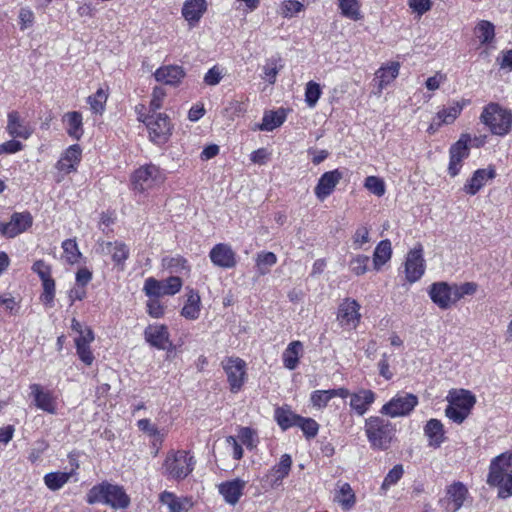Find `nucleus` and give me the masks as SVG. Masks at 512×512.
<instances>
[{
  "label": "nucleus",
  "mask_w": 512,
  "mask_h": 512,
  "mask_svg": "<svg viewBox=\"0 0 512 512\" xmlns=\"http://www.w3.org/2000/svg\"><path fill=\"white\" fill-rule=\"evenodd\" d=\"M303 4L296 0H287L283 3L281 14L284 17H291L293 14L300 12L303 9Z\"/></svg>",
  "instance_id": "60"
},
{
  "label": "nucleus",
  "mask_w": 512,
  "mask_h": 512,
  "mask_svg": "<svg viewBox=\"0 0 512 512\" xmlns=\"http://www.w3.org/2000/svg\"><path fill=\"white\" fill-rule=\"evenodd\" d=\"M186 263V259L180 256L164 259V265L175 273H179L182 270L186 269Z\"/></svg>",
  "instance_id": "59"
},
{
  "label": "nucleus",
  "mask_w": 512,
  "mask_h": 512,
  "mask_svg": "<svg viewBox=\"0 0 512 512\" xmlns=\"http://www.w3.org/2000/svg\"><path fill=\"white\" fill-rule=\"evenodd\" d=\"M100 252L103 255H110L116 267L120 270L125 269V262L130 256L128 246L121 241H101L98 243Z\"/></svg>",
  "instance_id": "14"
},
{
  "label": "nucleus",
  "mask_w": 512,
  "mask_h": 512,
  "mask_svg": "<svg viewBox=\"0 0 512 512\" xmlns=\"http://www.w3.org/2000/svg\"><path fill=\"white\" fill-rule=\"evenodd\" d=\"M467 104L468 101L463 99L461 101L453 102L451 106L438 111L435 116V119H437V126L453 123Z\"/></svg>",
  "instance_id": "29"
},
{
  "label": "nucleus",
  "mask_w": 512,
  "mask_h": 512,
  "mask_svg": "<svg viewBox=\"0 0 512 512\" xmlns=\"http://www.w3.org/2000/svg\"><path fill=\"white\" fill-rule=\"evenodd\" d=\"M107 98V93L102 88H99L95 94L88 97L87 102L94 113L102 114L105 110Z\"/></svg>",
  "instance_id": "45"
},
{
  "label": "nucleus",
  "mask_w": 512,
  "mask_h": 512,
  "mask_svg": "<svg viewBox=\"0 0 512 512\" xmlns=\"http://www.w3.org/2000/svg\"><path fill=\"white\" fill-rule=\"evenodd\" d=\"M200 314V296L198 292L190 291L187 301L182 308L181 315L189 320H195Z\"/></svg>",
  "instance_id": "39"
},
{
  "label": "nucleus",
  "mask_w": 512,
  "mask_h": 512,
  "mask_svg": "<svg viewBox=\"0 0 512 512\" xmlns=\"http://www.w3.org/2000/svg\"><path fill=\"white\" fill-rule=\"evenodd\" d=\"M400 65L398 62H392L390 65L381 67L376 72V80H378V89L381 92L388 84H390L399 74Z\"/></svg>",
  "instance_id": "36"
},
{
  "label": "nucleus",
  "mask_w": 512,
  "mask_h": 512,
  "mask_svg": "<svg viewBox=\"0 0 512 512\" xmlns=\"http://www.w3.org/2000/svg\"><path fill=\"white\" fill-rule=\"evenodd\" d=\"M194 458L186 451L169 453L164 461L165 474L175 480L186 478L194 468Z\"/></svg>",
  "instance_id": "5"
},
{
  "label": "nucleus",
  "mask_w": 512,
  "mask_h": 512,
  "mask_svg": "<svg viewBox=\"0 0 512 512\" xmlns=\"http://www.w3.org/2000/svg\"><path fill=\"white\" fill-rule=\"evenodd\" d=\"M322 94L321 87L314 81H309L305 88V102L310 107L316 106L320 96Z\"/></svg>",
  "instance_id": "48"
},
{
  "label": "nucleus",
  "mask_w": 512,
  "mask_h": 512,
  "mask_svg": "<svg viewBox=\"0 0 512 512\" xmlns=\"http://www.w3.org/2000/svg\"><path fill=\"white\" fill-rule=\"evenodd\" d=\"M370 258L366 255H357L350 261V269L355 275H363L368 271Z\"/></svg>",
  "instance_id": "53"
},
{
  "label": "nucleus",
  "mask_w": 512,
  "mask_h": 512,
  "mask_svg": "<svg viewBox=\"0 0 512 512\" xmlns=\"http://www.w3.org/2000/svg\"><path fill=\"white\" fill-rule=\"evenodd\" d=\"M165 96V92L161 87H155L152 93V99L150 101V113H157V110L162 106V100Z\"/></svg>",
  "instance_id": "62"
},
{
  "label": "nucleus",
  "mask_w": 512,
  "mask_h": 512,
  "mask_svg": "<svg viewBox=\"0 0 512 512\" xmlns=\"http://www.w3.org/2000/svg\"><path fill=\"white\" fill-rule=\"evenodd\" d=\"M211 262L220 268L231 269L237 264L236 254L231 246L225 243L216 244L209 252Z\"/></svg>",
  "instance_id": "15"
},
{
  "label": "nucleus",
  "mask_w": 512,
  "mask_h": 512,
  "mask_svg": "<svg viewBox=\"0 0 512 512\" xmlns=\"http://www.w3.org/2000/svg\"><path fill=\"white\" fill-rule=\"evenodd\" d=\"M428 294L434 304L446 310L451 306V285L447 282H435L429 287Z\"/></svg>",
  "instance_id": "19"
},
{
  "label": "nucleus",
  "mask_w": 512,
  "mask_h": 512,
  "mask_svg": "<svg viewBox=\"0 0 512 512\" xmlns=\"http://www.w3.org/2000/svg\"><path fill=\"white\" fill-rule=\"evenodd\" d=\"M23 149V144L14 139H11L5 143L0 144V155L2 154H13Z\"/></svg>",
  "instance_id": "64"
},
{
  "label": "nucleus",
  "mask_w": 512,
  "mask_h": 512,
  "mask_svg": "<svg viewBox=\"0 0 512 512\" xmlns=\"http://www.w3.org/2000/svg\"><path fill=\"white\" fill-rule=\"evenodd\" d=\"M206 10V0H186L182 7V16L190 25H193L200 21Z\"/></svg>",
  "instance_id": "25"
},
{
  "label": "nucleus",
  "mask_w": 512,
  "mask_h": 512,
  "mask_svg": "<svg viewBox=\"0 0 512 512\" xmlns=\"http://www.w3.org/2000/svg\"><path fill=\"white\" fill-rule=\"evenodd\" d=\"M256 432L250 427H242L239 430L238 438L243 445L248 449H253L256 446Z\"/></svg>",
  "instance_id": "56"
},
{
  "label": "nucleus",
  "mask_w": 512,
  "mask_h": 512,
  "mask_svg": "<svg viewBox=\"0 0 512 512\" xmlns=\"http://www.w3.org/2000/svg\"><path fill=\"white\" fill-rule=\"evenodd\" d=\"M338 6L341 10V14L346 18L354 21H358L362 18L358 0H338Z\"/></svg>",
  "instance_id": "43"
},
{
  "label": "nucleus",
  "mask_w": 512,
  "mask_h": 512,
  "mask_svg": "<svg viewBox=\"0 0 512 512\" xmlns=\"http://www.w3.org/2000/svg\"><path fill=\"white\" fill-rule=\"evenodd\" d=\"M77 355L86 365L90 366L94 361V355L90 349V345L75 344Z\"/></svg>",
  "instance_id": "61"
},
{
  "label": "nucleus",
  "mask_w": 512,
  "mask_h": 512,
  "mask_svg": "<svg viewBox=\"0 0 512 512\" xmlns=\"http://www.w3.org/2000/svg\"><path fill=\"white\" fill-rule=\"evenodd\" d=\"M163 180L164 177L159 167L154 164L141 166L133 173L131 178L133 189L139 192H144Z\"/></svg>",
  "instance_id": "7"
},
{
  "label": "nucleus",
  "mask_w": 512,
  "mask_h": 512,
  "mask_svg": "<svg viewBox=\"0 0 512 512\" xmlns=\"http://www.w3.org/2000/svg\"><path fill=\"white\" fill-rule=\"evenodd\" d=\"M470 140L471 138L468 134H462L459 140L450 147L449 154L466 159L469 156L468 143Z\"/></svg>",
  "instance_id": "47"
},
{
  "label": "nucleus",
  "mask_w": 512,
  "mask_h": 512,
  "mask_svg": "<svg viewBox=\"0 0 512 512\" xmlns=\"http://www.w3.org/2000/svg\"><path fill=\"white\" fill-rule=\"evenodd\" d=\"M286 120V110L283 108L277 111H266L262 118V123L256 126L261 131H273L280 127Z\"/></svg>",
  "instance_id": "30"
},
{
  "label": "nucleus",
  "mask_w": 512,
  "mask_h": 512,
  "mask_svg": "<svg viewBox=\"0 0 512 512\" xmlns=\"http://www.w3.org/2000/svg\"><path fill=\"white\" fill-rule=\"evenodd\" d=\"M277 263V256L273 252H260L256 256V268L259 275L270 272V268Z\"/></svg>",
  "instance_id": "42"
},
{
  "label": "nucleus",
  "mask_w": 512,
  "mask_h": 512,
  "mask_svg": "<svg viewBox=\"0 0 512 512\" xmlns=\"http://www.w3.org/2000/svg\"><path fill=\"white\" fill-rule=\"evenodd\" d=\"M185 76V72L181 66L169 65L160 67L154 73L156 81L163 82L167 85H177Z\"/></svg>",
  "instance_id": "26"
},
{
  "label": "nucleus",
  "mask_w": 512,
  "mask_h": 512,
  "mask_svg": "<svg viewBox=\"0 0 512 512\" xmlns=\"http://www.w3.org/2000/svg\"><path fill=\"white\" fill-rule=\"evenodd\" d=\"M144 338L150 346L158 350L171 351L173 349L168 327L164 324L148 325L144 330Z\"/></svg>",
  "instance_id": "12"
},
{
  "label": "nucleus",
  "mask_w": 512,
  "mask_h": 512,
  "mask_svg": "<svg viewBox=\"0 0 512 512\" xmlns=\"http://www.w3.org/2000/svg\"><path fill=\"white\" fill-rule=\"evenodd\" d=\"M303 351V344L301 341H292L288 344L287 348L282 354L283 365L289 370H294L298 366L299 357Z\"/></svg>",
  "instance_id": "32"
},
{
  "label": "nucleus",
  "mask_w": 512,
  "mask_h": 512,
  "mask_svg": "<svg viewBox=\"0 0 512 512\" xmlns=\"http://www.w3.org/2000/svg\"><path fill=\"white\" fill-rule=\"evenodd\" d=\"M364 187L378 197L383 196L386 192L384 181L377 176H368L365 179Z\"/></svg>",
  "instance_id": "51"
},
{
  "label": "nucleus",
  "mask_w": 512,
  "mask_h": 512,
  "mask_svg": "<svg viewBox=\"0 0 512 512\" xmlns=\"http://www.w3.org/2000/svg\"><path fill=\"white\" fill-rule=\"evenodd\" d=\"M283 68L282 59L280 56H272L267 59L265 65L263 66L264 79L267 80L270 84H274L276 81V76L280 69Z\"/></svg>",
  "instance_id": "41"
},
{
  "label": "nucleus",
  "mask_w": 512,
  "mask_h": 512,
  "mask_svg": "<svg viewBox=\"0 0 512 512\" xmlns=\"http://www.w3.org/2000/svg\"><path fill=\"white\" fill-rule=\"evenodd\" d=\"M495 177L494 169H478L472 177L467 180L463 187L465 193L475 195L486 183L487 180Z\"/></svg>",
  "instance_id": "24"
},
{
  "label": "nucleus",
  "mask_w": 512,
  "mask_h": 512,
  "mask_svg": "<svg viewBox=\"0 0 512 512\" xmlns=\"http://www.w3.org/2000/svg\"><path fill=\"white\" fill-rule=\"evenodd\" d=\"M32 271L36 273L41 281L48 280L51 277V267L46 264L43 260H37L32 265Z\"/></svg>",
  "instance_id": "58"
},
{
  "label": "nucleus",
  "mask_w": 512,
  "mask_h": 512,
  "mask_svg": "<svg viewBox=\"0 0 512 512\" xmlns=\"http://www.w3.org/2000/svg\"><path fill=\"white\" fill-rule=\"evenodd\" d=\"M299 415L293 413L290 409L277 408L275 410V420L282 430H287L297 425Z\"/></svg>",
  "instance_id": "40"
},
{
  "label": "nucleus",
  "mask_w": 512,
  "mask_h": 512,
  "mask_svg": "<svg viewBox=\"0 0 512 512\" xmlns=\"http://www.w3.org/2000/svg\"><path fill=\"white\" fill-rule=\"evenodd\" d=\"M342 178L343 173L338 169L322 174L314 189L316 197L320 201L325 200L334 191L335 187Z\"/></svg>",
  "instance_id": "17"
},
{
  "label": "nucleus",
  "mask_w": 512,
  "mask_h": 512,
  "mask_svg": "<svg viewBox=\"0 0 512 512\" xmlns=\"http://www.w3.org/2000/svg\"><path fill=\"white\" fill-rule=\"evenodd\" d=\"M182 287V280L178 276H170L165 280L149 277L145 280L143 291L146 296L159 298L165 295H175Z\"/></svg>",
  "instance_id": "6"
},
{
  "label": "nucleus",
  "mask_w": 512,
  "mask_h": 512,
  "mask_svg": "<svg viewBox=\"0 0 512 512\" xmlns=\"http://www.w3.org/2000/svg\"><path fill=\"white\" fill-rule=\"evenodd\" d=\"M85 500L89 505L103 504L114 510L126 509L131 503L130 497L122 486L108 481H102L90 488Z\"/></svg>",
  "instance_id": "1"
},
{
  "label": "nucleus",
  "mask_w": 512,
  "mask_h": 512,
  "mask_svg": "<svg viewBox=\"0 0 512 512\" xmlns=\"http://www.w3.org/2000/svg\"><path fill=\"white\" fill-rule=\"evenodd\" d=\"M392 256L391 242L388 239L380 241L373 253V267L379 271L381 267L386 264Z\"/></svg>",
  "instance_id": "35"
},
{
  "label": "nucleus",
  "mask_w": 512,
  "mask_h": 512,
  "mask_svg": "<svg viewBox=\"0 0 512 512\" xmlns=\"http://www.w3.org/2000/svg\"><path fill=\"white\" fill-rule=\"evenodd\" d=\"M159 500L162 504L168 506L170 512H187L189 501L184 498H178L174 493L164 491L160 494Z\"/></svg>",
  "instance_id": "37"
},
{
  "label": "nucleus",
  "mask_w": 512,
  "mask_h": 512,
  "mask_svg": "<svg viewBox=\"0 0 512 512\" xmlns=\"http://www.w3.org/2000/svg\"><path fill=\"white\" fill-rule=\"evenodd\" d=\"M332 399L329 390H315L310 395V402L313 407L323 409Z\"/></svg>",
  "instance_id": "54"
},
{
  "label": "nucleus",
  "mask_w": 512,
  "mask_h": 512,
  "mask_svg": "<svg viewBox=\"0 0 512 512\" xmlns=\"http://www.w3.org/2000/svg\"><path fill=\"white\" fill-rule=\"evenodd\" d=\"M297 419L298 421L296 426L301 428L307 438H314L317 435L319 425L314 419L304 418L302 416H299Z\"/></svg>",
  "instance_id": "50"
},
{
  "label": "nucleus",
  "mask_w": 512,
  "mask_h": 512,
  "mask_svg": "<svg viewBox=\"0 0 512 512\" xmlns=\"http://www.w3.org/2000/svg\"><path fill=\"white\" fill-rule=\"evenodd\" d=\"M404 469L401 464L395 465L385 476L381 490L386 491L390 486L395 485L403 476Z\"/></svg>",
  "instance_id": "52"
},
{
  "label": "nucleus",
  "mask_w": 512,
  "mask_h": 512,
  "mask_svg": "<svg viewBox=\"0 0 512 512\" xmlns=\"http://www.w3.org/2000/svg\"><path fill=\"white\" fill-rule=\"evenodd\" d=\"M424 433L430 446L439 447L445 440L443 424L438 419H430L424 427Z\"/></svg>",
  "instance_id": "31"
},
{
  "label": "nucleus",
  "mask_w": 512,
  "mask_h": 512,
  "mask_svg": "<svg viewBox=\"0 0 512 512\" xmlns=\"http://www.w3.org/2000/svg\"><path fill=\"white\" fill-rule=\"evenodd\" d=\"M360 304L351 298H346L338 307L337 321L345 330L356 329L361 320Z\"/></svg>",
  "instance_id": "9"
},
{
  "label": "nucleus",
  "mask_w": 512,
  "mask_h": 512,
  "mask_svg": "<svg viewBox=\"0 0 512 512\" xmlns=\"http://www.w3.org/2000/svg\"><path fill=\"white\" fill-rule=\"evenodd\" d=\"M31 395L34 397L35 406L49 414L56 413V402L51 392L44 391L41 385H30Z\"/></svg>",
  "instance_id": "20"
},
{
  "label": "nucleus",
  "mask_w": 512,
  "mask_h": 512,
  "mask_svg": "<svg viewBox=\"0 0 512 512\" xmlns=\"http://www.w3.org/2000/svg\"><path fill=\"white\" fill-rule=\"evenodd\" d=\"M292 465L291 456L283 454L280 458V462L272 468V472L275 474L276 480H282L288 476Z\"/></svg>",
  "instance_id": "49"
},
{
  "label": "nucleus",
  "mask_w": 512,
  "mask_h": 512,
  "mask_svg": "<svg viewBox=\"0 0 512 512\" xmlns=\"http://www.w3.org/2000/svg\"><path fill=\"white\" fill-rule=\"evenodd\" d=\"M147 311L148 314L153 318H160L164 314V307L158 300V298L153 297L147 302Z\"/></svg>",
  "instance_id": "63"
},
{
  "label": "nucleus",
  "mask_w": 512,
  "mask_h": 512,
  "mask_svg": "<svg viewBox=\"0 0 512 512\" xmlns=\"http://www.w3.org/2000/svg\"><path fill=\"white\" fill-rule=\"evenodd\" d=\"M469 412H466L464 410H460V408H457V406L453 404H448V406L445 409V415L453 422L457 424H461L469 415Z\"/></svg>",
  "instance_id": "57"
},
{
  "label": "nucleus",
  "mask_w": 512,
  "mask_h": 512,
  "mask_svg": "<svg viewBox=\"0 0 512 512\" xmlns=\"http://www.w3.org/2000/svg\"><path fill=\"white\" fill-rule=\"evenodd\" d=\"M375 393L370 389H361L351 394L350 407L359 416H363L374 403Z\"/></svg>",
  "instance_id": "21"
},
{
  "label": "nucleus",
  "mask_w": 512,
  "mask_h": 512,
  "mask_svg": "<svg viewBox=\"0 0 512 512\" xmlns=\"http://www.w3.org/2000/svg\"><path fill=\"white\" fill-rule=\"evenodd\" d=\"M81 152L78 144L71 145L57 162V168L65 173L74 171L76 165L80 162Z\"/></svg>",
  "instance_id": "27"
},
{
  "label": "nucleus",
  "mask_w": 512,
  "mask_h": 512,
  "mask_svg": "<svg viewBox=\"0 0 512 512\" xmlns=\"http://www.w3.org/2000/svg\"><path fill=\"white\" fill-rule=\"evenodd\" d=\"M245 485L246 482L239 478L226 481L219 485V493L227 503L235 505L242 496Z\"/></svg>",
  "instance_id": "22"
},
{
  "label": "nucleus",
  "mask_w": 512,
  "mask_h": 512,
  "mask_svg": "<svg viewBox=\"0 0 512 512\" xmlns=\"http://www.w3.org/2000/svg\"><path fill=\"white\" fill-rule=\"evenodd\" d=\"M32 223L30 212H14L9 222L0 223V234L6 238H14L29 229Z\"/></svg>",
  "instance_id": "10"
},
{
  "label": "nucleus",
  "mask_w": 512,
  "mask_h": 512,
  "mask_svg": "<svg viewBox=\"0 0 512 512\" xmlns=\"http://www.w3.org/2000/svg\"><path fill=\"white\" fill-rule=\"evenodd\" d=\"M7 133L13 138L28 139L32 129L17 111H11L7 115Z\"/></svg>",
  "instance_id": "18"
},
{
  "label": "nucleus",
  "mask_w": 512,
  "mask_h": 512,
  "mask_svg": "<svg viewBox=\"0 0 512 512\" xmlns=\"http://www.w3.org/2000/svg\"><path fill=\"white\" fill-rule=\"evenodd\" d=\"M364 429L368 442L374 450H388L396 434L395 425L379 416L367 418Z\"/></svg>",
  "instance_id": "2"
},
{
  "label": "nucleus",
  "mask_w": 512,
  "mask_h": 512,
  "mask_svg": "<svg viewBox=\"0 0 512 512\" xmlns=\"http://www.w3.org/2000/svg\"><path fill=\"white\" fill-rule=\"evenodd\" d=\"M418 404V398L414 394H398L384 404L380 412L392 418L408 415Z\"/></svg>",
  "instance_id": "8"
},
{
  "label": "nucleus",
  "mask_w": 512,
  "mask_h": 512,
  "mask_svg": "<svg viewBox=\"0 0 512 512\" xmlns=\"http://www.w3.org/2000/svg\"><path fill=\"white\" fill-rule=\"evenodd\" d=\"M474 32L482 45H490L494 41L495 26L490 21H479L475 26Z\"/></svg>",
  "instance_id": "38"
},
{
  "label": "nucleus",
  "mask_w": 512,
  "mask_h": 512,
  "mask_svg": "<svg viewBox=\"0 0 512 512\" xmlns=\"http://www.w3.org/2000/svg\"><path fill=\"white\" fill-rule=\"evenodd\" d=\"M246 363L240 358H228L223 361V369L232 393H237L243 386Z\"/></svg>",
  "instance_id": "13"
},
{
  "label": "nucleus",
  "mask_w": 512,
  "mask_h": 512,
  "mask_svg": "<svg viewBox=\"0 0 512 512\" xmlns=\"http://www.w3.org/2000/svg\"><path fill=\"white\" fill-rule=\"evenodd\" d=\"M62 248L65 254V258L67 262L70 264L77 263L82 256V253L79 251L75 239H66L65 241H63Z\"/></svg>",
  "instance_id": "46"
},
{
  "label": "nucleus",
  "mask_w": 512,
  "mask_h": 512,
  "mask_svg": "<svg viewBox=\"0 0 512 512\" xmlns=\"http://www.w3.org/2000/svg\"><path fill=\"white\" fill-rule=\"evenodd\" d=\"M63 121L67 124V134L79 140L84 132L81 113L78 111L68 112L64 115Z\"/></svg>",
  "instance_id": "33"
},
{
  "label": "nucleus",
  "mask_w": 512,
  "mask_h": 512,
  "mask_svg": "<svg viewBox=\"0 0 512 512\" xmlns=\"http://www.w3.org/2000/svg\"><path fill=\"white\" fill-rule=\"evenodd\" d=\"M146 125L150 140L156 145L166 144L173 130L170 118L162 113H150L143 118Z\"/></svg>",
  "instance_id": "4"
},
{
  "label": "nucleus",
  "mask_w": 512,
  "mask_h": 512,
  "mask_svg": "<svg viewBox=\"0 0 512 512\" xmlns=\"http://www.w3.org/2000/svg\"><path fill=\"white\" fill-rule=\"evenodd\" d=\"M468 494L467 488L461 482H454L447 488V505L446 510L456 512L459 510Z\"/></svg>",
  "instance_id": "23"
},
{
  "label": "nucleus",
  "mask_w": 512,
  "mask_h": 512,
  "mask_svg": "<svg viewBox=\"0 0 512 512\" xmlns=\"http://www.w3.org/2000/svg\"><path fill=\"white\" fill-rule=\"evenodd\" d=\"M447 399L450 404L469 413L476 402L475 396L470 391L463 389L450 391Z\"/></svg>",
  "instance_id": "28"
},
{
  "label": "nucleus",
  "mask_w": 512,
  "mask_h": 512,
  "mask_svg": "<svg viewBox=\"0 0 512 512\" xmlns=\"http://www.w3.org/2000/svg\"><path fill=\"white\" fill-rule=\"evenodd\" d=\"M43 293L41 295L42 302L49 306H53L54 296H55V281L53 278L42 281Z\"/></svg>",
  "instance_id": "55"
},
{
  "label": "nucleus",
  "mask_w": 512,
  "mask_h": 512,
  "mask_svg": "<svg viewBox=\"0 0 512 512\" xmlns=\"http://www.w3.org/2000/svg\"><path fill=\"white\" fill-rule=\"evenodd\" d=\"M70 478V474L66 472H51L44 476L45 485L53 491L62 488Z\"/></svg>",
  "instance_id": "44"
},
{
  "label": "nucleus",
  "mask_w": 512,
  "mask_h": 512,
  "mask_svg": "<svg viewBox=\"0 0 512 512\" xmlns=\"http://www.w3.org/2000/svg\"><path fill=\"white\" fill-rule=\"evenodd\" d=\"M338 490L335 494V501L344 510H350L356 503V496L349 483H337Z\"/></svg>",
  "instance_id": "34"
},
{
  "label": "nucleus",
  "mask_w": 512,
  "mask_h": 512,
  "mask_svg": "<svg viewBox=\"0 0 512 512\" xmlns=\"http://www.w3.org/2000/svg\"><path fill=\"white\" fill-rule=\"evenodd\" d=\"M425 272V260L423 258V247L416 245L407 254L405 261L406 279L410 283L418 281Z\"/></svg>",
  "instance_id": "11"
},
{
  "label": "nucleus",
  "mask_w": 512,
  "mask_h": 512,
  "mask_svg": "<svg viewBox=\"0 0 512 512\" xmlns=\"http://www.w3.org/2000/svg\"><path fill=\"white\" fill-rule=\"evenodd\" d=\"M480 120L492 134L505 136L512 128V111L491 102L483 108Z\"/></svg>",
  "instance_id": "3"
},
{
  "label": "nucleus",
  "mask_w": 512,
  "mask_h": 512,
  "mask_svg": "<svg viewBox=\"0 0 512 512\" xmlns=\"http://www.w3.org/2000/svg\"><path fill=\"white\" fill-rule=\"evenodd\" d=\"M508 459H510V453H502L491 461L487 478L489 485H500L505 473L512 474V465H509Z\"/></svg>",
  "instance_id": "16"
}]
</instances>
